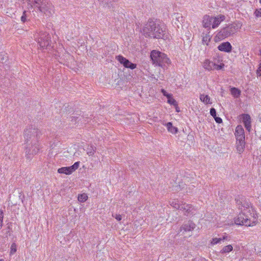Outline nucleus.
Listing matches in <instances>:
<instances>
[{
  "label": "nucleus",
  "mask_w": 261,
  "mask_h": 261,
  "mask_svg": "<svg viewBox=\"0 0 261 261\" xmlns=\"http://www.w3.org/2000/svg\"><path fill=\"white\" fill-rule=\"evenodd\" d=\"M237 218L234 219V223L237 225H245L246 226H250L255 225L257 221V218L255 216V214L253 213V215L250 216L249 214L243 212L242 208Z\"/></svg>",
  "instance_id": "4"
},
{
  "label": "nucleus",
  "mask_w": 261,
  "mask_h": 261,
  "mask_svg": "<svg viewBox=\"0 0 261 261\" xmlns=\"http://www.w3.org/2000/svg\"><path fill=\"white\" fill-rule=\"evenodd\" d=\"M200 99L205 104L212 103V102L210 101V97L208 95H205L204 94H200Z\"/></svg>",
  "instance_id": "17"
},
{
  "label": "nucleus",
  "mask_w": 261,
  "mask_h": 261,
  "mask_svg": "<svg viewBox=\"0 0 261 261\" xmlns=\"http://www.w3.org/2000/svg\"><path fill=\"white\" fill-rule=\"evenodd\" d=\"M168 102L173 106H176L177 105L176 101L172 97V95L168 97Z\"/></svg>",
  "instance_id": "28"
},
{
  "label": "nucleus",
  "mask_w": 261,
  "mask_h": 261,
  "mask_svg": "<svg viewBox=\"0 0 261 261\" xmlns=\"http://www.w3.org/2000/svg\"><path fill=\"white\" fill-rule=\"evenodd\" d=\"M170 204L172 206L177 210H180L181 206V204H179L176 200L172 201Z\"/></svg>",
  "instance_id": "26"
},
{
  "label": "nucleus",
  "mask_w": 261,
  "mask_h": 261,
  "mask_svg": "<svg viewBox=\"0 0 261 261\" xmlns=\"http://www.w3.org/2000/svg\"><path fill=\"white\" fill-rule=\"evenodd\" d=\"M237 27L233 24H230L221 29L214 38L215 42H218L234 34L237 31Z\"/></svg>",
  "instance_id": "6"
},
{
  "label": "nucleus",
  "mask_w": 261,
  "mask_h": 261,
  "mask_svg": "<svg viewBox=\"0 0 261 261\" xmlns=\"http://www.w3.org/2000/svg\"><path fill=\"white\" fill-rule=\"evenodd\" d=\"M221 238H213L211 242V244L213 245H216L218 243H221Z\"/></svg>",
  "instance_id": "30"
},
{
  "label": "nucleus",
  "mask_w": 261,
  "mask_h": 261,
  "mask_svg": "<svg viewBox=\"0 0 261 261\" xmlns=\"http://www.w3.org/2000/svg\"><path fill=\"white\" fill-rule=\"evenodd\" d=\"M80 165V162H75L73 165L70 166V168H71L72 172H73L75 170H76Z\"/></svg>",
  "instance_id": "29"
},
{
  "label": "nucleus",
  "mask_w": 261,
  "mask_h": 261,
  "mask_svg": "<svg viewBox=\"0 0 261 261\" xmlns=\"http://www.w3.org/2000/svg\"><path fill=\"white\" fill-rule=\"evenodd\" d=\"M244 135V130L241 125H238L235 130V136Z\"/></svg>",
  "instance_id": "22"
},
{
  "label": "nucleus",
  "mask_w": 261,
  "mask_h": 261,
  "mask_svg": "<svg viewBox=\"0 0 261 261\" xmlns=\"http://www.w3.org/2000/svg\"><path fill=\"white\" fill-rule=\"evenodd\" d=\"M246 129L250 132L251 129V122H248L247 123H244Z\"/></svg>",
  "instance_id": "38"
},
{
  "label": "nucleus",
  "mask_w": 261,
  "mask_h": 261,
  "mask_svg": "<svg viewBox=\"0 0 261 261\" xmlns=\"http://www.w3.org/2000/svg\"><path fill=\"white\" fill-rule=\"evenodd\" d=\"M180 210L182 211L186 216H189L194 214V208L191 204H182Z\"/></svg>",
  "instance_id": "10"
},
{
  "label": "nucleus",
  "mask_w": 261,
  "mask_h": 261,
  "mask_svg": "<svg viewBox=\"0 0 261 261\" xmlns=\"http://www.w3.org/2000/svg\"><path fill=\"white\" fill-rule=\"evenodd\" d=\"M166 29L164 24L149 20L143 29V33L146 37L165 39Z\"/></svg>",
  "instance_id": "2"
},
{
  "label": "nucleus",
  "mask_w": 261,
  "mask_h": 261,
  "mask_svg": "<svg viewBox=\"0 0 261 261\" xmlns=\"http://www.w3.org/2000/svg\"><path fill=\"white\" fill-rule=\"evenodd\" d=\"M211 35H210V32H207V33L205 34V35L202 36V43L203 44H205L207 45L208 44L209 42L211 40Z\"/></svg>",
  "instance_id": "18"
},
{
  "label": "nucleus",
  "mask_w": 261,
  "mask_h": 261,
  "mask_svg": "<svg viewBox=\"0 0 261 261\" xmlns=\"http://www.w3.org/2000/svg\"><path fill=\"white\" fill-rule=\"evenodd\" d=\"M30 14V11H27L24 10L23 12L22 15L21 17V21L23 23L26 22L28 20V18Z\"/></svg>",
  "instance_id": "23"
},
{
  "label": "nucleus",
  "mask_w": 261,
  "mask_h": 261,
  "mask_svg": "<svg viewBox=\"0 0 261 261\" xmlns=\"http://www.w3.org/2000/svg\"><path fill=\"white\" fill-rule=\"evenodd\" d=\"M166 126L167 127L168 130L173 134H176L178 131L177 128L175 127H174L172 125L171 122H168L166 124Z\"/></svg>",
  "instance_id": "19"
},
{
  "label": "nucleus",
  "mask_w": 261,
  "mask_h": 261,
  "mask_svg": "<svg viewBox=\"0 0 261 261\" xmlns=\"http://www.w3.org/2000/svg\"><path fill=\"white\" fill-rule=\"evenodd\" d=\"M112 216L118 221H121L122 219V216L121 215L112 214Z\"/></svg>",
  "instance_id": "36"
},
{
  "label": "nucleus",
  "mask_w": 261,
  "mask_h": 261,
  "mask_svg": "<svg viewBox=\"0 0 261 261\" xmlns=\"http://www.w3.org/2000/svg\"><path fill=\"white\" fill-rule=\"evenodd\" d=\"M233 249V247L231 245H227L223 247L220 251V253L222 254L228 253L231 251Z\"/></svg>",
  "instance_id": "21"
},
{
  "label": "nucleus",
  "mask_w": 261,
  "mask_h": 261,
  "mask_svg": "<svg viewBox=\"0 0 261 261\" xmlns=\"http://www.w3.org/2000/svg\"><path fill=\"white\" fill-rule=\"evenodd\" d=\"M58 172L59 173H64L66 175H69L72 173V171L70 167H63L58 169Z\"/></svg>",
  "instance_id": "16"
},
{
  "label": "nucleus",
  "mask_w": 261,
  "mask_h": 261,
  "mask_svg": "<svg viewBox=\"0 0 261 261\" xmlns=\"http://www.w3.org/2000/svg\"><path fill=\"white\" fill-rule=\"evenodd\" d=\"M161 92L162 93V94H163L164 96H166L167 98H168V97H169L170 96H172V95L171 94H169L168 93L166 90H165L164 89H162L161 90Z\"/></svg>",
  "instance_id": "35"
},
{
  "label": "nucleus",
  "mask_w": 261,
  "mask_h": 261,
  "mask_svg": "<svg viewBox=\"0 0 261 261\" xmlns=\"http://www.w3.org/2000/svg\"><path fill=\"white\" fill-rule=\"evenodd\" d=\"M210 114L214 117L215 118V117L217 116V113H216V110L212 108L210 109Z\"/></svg>",
  "instance_id": "33"
},
{
  "label": "nucleus",
  "mask_w": 261,
  "mask_h": 261,
  "mask_svg": "<svg viewBox=\"0 0 261 261\" xmlns=\"http://www.w3.org/2000/svg\"><path fill=\"white\" fill-rule=\"evenodd\" d=\"M134 168H135L134 167H132V169H134Z\"/></svg>",
  "instance_id": "44"
},
{
  "label": "nucleus",
  "mask_w": 261,
  "mask_h": 261,
  "mask_svg": "<svg viewBox=\"0 0 261 261\" xmlns=\"http://www.w3.org/2000/svg\"><path fill=\"white\" fill-rule=\"evenodd\" d=\"M150 58L153 64L162 68L166 67L170 63V60L166 54L155 50L151 52Z\"/></svg>",
  "instance_id": "5"
},
{
  "label": "nucleus",
  "mask_w": 261,
  "mask_h": 261,
  "mask_svg": "<svg viewBox=\"0 0 261 261\" xmlns=\"http://www.w3.org/2000/svg\"><path fill=\"white\" fill-rule=\"evenodd\" d=\"M96 151V148L91 146L90 147L87 148V153L89 156H92L94 154Z\"/></svg>",
  "instance_id": "25"
},
{
  "label": "nucleus",
  "mask_w": 261,
  "mask_h": 261,
  "mask_svg": "<svg viewBox=\"0 0 261 261\" xmlns=\"http://www.w3.org/2000/svg\"><path fill=\"white\" fill-rule=\"evenodd\" d=\"M221 238V241H223V240H230L229 237H228L227 236H223L222 238Z\"/></svg>",
  "instance_id": "43"
},
{
  "label": "nucleus",
  "mask_w": 261,
  "mask_h": 261,
  "mask_svg": "<svg viewBox=\"0 0 261 261\" xmlns=\"http://www.w3.org/2000/svg\"><path fill=\"white\" fill-rule=\"evenodd\" d=\"M254 14L257 17H261V8L256 9L254 12Z\"/></svg>",
  "instance_id": "37"
},
{
  "label": "nucleus",
  "mask_w": 261,
  "mask_h": 261,
  "mask_svg": "<svg viewBox=\"0 0 261 261\" xmlns=\"http://www.w3.org/2000/svg\"><path fill=\"white\" fill-rule=\"evenodd\" d=\"M250 203L248 202H245L243 204L242 203L241 207L242 208L243 212H246L249 214L250 216L253 215V210L252 207L250 208Z\"/></svg>",
  "instance_id": "15"
},
{
  "label": "nucleus",
  "mask_w": 261,
  "mask_h": 261,
  "mask_svg": "<svg viewBox=\"0 0 261 261\" xmlns=\"http://www.w3.org/2000/svg\"><path fill=\"white\" fill-rule=\"evenodd\" d=\"M259 2L261 3V0H259Z\"/></svg>",
  "instance_id": "45"
},
{
  "label": "nucleus",
  "mask_w": 261,
  "mask_h": 261,
  "mask_svg": "<svg viewBox=\"0 0 261 261\" xmlns=\"http://www.w3.org/2000/svg\"><path fill=\"white\" fill-rule=\"evenodd\" d=\"M212 18L209 15H204L202 20V25L204 28L208 29L210 30L211 26H212Z\"/></svg>",
  "instance_id": "14"
},
{
  "label": "nucleus",
  "mask_w": 261,
  "mask_h": 261,
  "mask_svg": "<svg viewBox=\"0 0 261 261\" xmlns=\"http://www.w3.org/2000/svg\"><path fill=\"white\" fill-rule=\"evenodd\" d=\"M218 49L226 53H230L232 50V46L229 42H223L218 46Z\"/></svg>",
  "instance_id": "11"
},
{
  "label": "nucleus",
  "mask_w": 261,
  "mask_h": 261,
  "mask_svg": "<svg viewBox=\"0 0 261 261\" xmlns=\"http://www.w3.org/2000/svg\"><path fill=\"white\" fill-rule=\"evenodd\" d=\"M3 212L0 211V227L2 226L3 220Z\"/></svg>",
  "instance_id": "39"
},
{
  "label": "nucleus",
  "mask_w": 261,
  "mask_h": 261,
  "mask_svg": "<svg viewBox=\"0 0 261 261\" xmlns=\"http://www.w3.org/2000/svg\"><path fill=\"white\" fill-rule=\"evenodd\" d=\"M214 119H215L216 122L218 123H220L222 122V119L219 117L216 116L214 118Z\"/></svg>",
  "instance_id": "42"
},
{
  "label": "nucleus",
  "mask_w": 261,
  "mask_h": 261,
  "mask_svg": "<svg viewBox=\"0 0 261 261\" xmlns=\"http://www.w3.org/2000/svg\"><path fill=\"white\" fill-rule=\"evenodd\" d=\"M88 199V196L86 194L83 193L79 195L78 200L81 202H84Z\"/></svg>",
  "instance_id": "24"
},
{
  "label": "nucleus",
  "mask_w": 261,
  "mask_h": 261,
  "mask_svg": "<svg viewBox=\"0 0 261 261\" xmlns=\"http://www.w3.org/2000/svg\"><path fill=\"white\" fill-rule=\"evenodd\" d=\"M16 245L15 243L12 244L11 246L10 254H13L16 251Z\"/></svg>",
  "instance_id": "31"
},
{
  "label": "nucleus",
  "mask_w": 261,
  "mask_h": 261,
  "mask_svg": "<svg viewBox=\"0 0 261 261\" xmlns=\"http://www.w3.org/2000/svg\"><path fill=\"white\" fill-rule=\"evenodd\" d=\"M244 148L245 146H240L239 145H237V149L239 153H241L243 152Z\"/></svg>",
  "instance_id": "32"
},
{
  "label": "nucleus",
  "mask_w": 261,
  "mask_h": 261,
  "mask_svg": "<svg viewBox=\"0 0 261 261\" xmlns=\"http://www.w3.org/2000/svg\"><path fill=\"white\" fill-rule=\"evenodd\" d=\"M41 135L40 130L33 126H29L24 129L25 154L27 158L31 159L38 152L40 149L39 140Z\"/></svg>",
  "instance_id": "1"
},
{
  "label": "nucleus",
  "mask_w": 261,
  "mask_h": 261,
  "mask_svg": "<svg viewBox=\"0 0 261 261\" xmlns=\"http://www.w3.org/2000/svg\"><path fill=\"white\" fill-rule=\"evenodd\" d=\"M224 65L223 64L218 65L215 63L211 61L208 59H206L203 64V68L207 70H212L214 69L220 70L221 69Z\"/></svg>",
  "instance_id": "8"
},
{
  "label": "nucleus",
  "mask_w": 261,
  "mask_h": 261,
  "mask_svg": "<svg viewBox=\"0 0 261 261\" xmlns=\"http://www.w3.org/2000/svg\"><path fill=\"white\" fill-rule=\"evenodd\" d=\"M237 145H239L240 146H245V140L243 141H237Z\"/></svg>",
  "instance_id": "41"
},
{
  "label": "nucleus",
  "mask_w": 261,
  "mask_h": 261,
  "mask_svg": "<svg viewBox=\"0 0 261 261\" xmlns=\"http://www.w3.org/2000/svg\"><path fill=\"white\" fill-rule=\"evenodd\" d=\"M230 92L232 95L237 98L239 97L241 94V91L235 87L230 89Z\"/></svg>",
  "instance_id": "20"
},
{
  "label": "nucleus",
  "mask_w": 261,
  "mask_h": 261,
  "mask_svg": "<svg viewBox=\"0 0 261 261\" xmlns=\"http://www.w3.org/2000/svg\"><path fill=\"white\" fill-rule=\"evenodd\" d=\"M35 37L38 44L41 48L48 46L50 43V37L48 33L40 31L35 34Z\"/></svg>",
  "instance_id": "7"
},
{
  "label": "nucleus",
  "mask_w": 261,
  "mask_h": 261,
  "mask_svg": "<svg viewBox=\"0 0 261 261\" xmlns=\"http://www.w3.org/2000/svg\"><path fill=\"white\" fill-rule=\"evenodd\" d=\"M116 59L125 68L134 69L136 68L137 65L130 62L128 59L119 55L116 56Z\"/></svg>",
  "instance_id": "9"
},
{
  "label": "nucleus",
  "mask_w": 261,
  "mask_h": 261,
  "mask_svg": "<svg viewBox=\"0 0 261 261\" xmlns=\"http://www.w3.org/2000/svg\"><path fill=\"white\" fill-rule=\"evenodd\" d=\"M195 224L191 221H188L185 223L180 228V231L184 230L185 231H189L193 230L195 227Z\"/></svg>",
  "instance_id": "12"
},
{
  "label": "nucleus",
  "mask_w": 261,
  "mask_h": 261,
  "mask_svg": "<svg viewBox=\"0 0 261 261\" xmlns=\"http://www.w3.org/2000/svg\"><path fill=\"white\" fill-rule=\"evenodd\" d=\"M243 122L244 123L248 122H251V118L248 114H243L242 116Z\"/></svg>",
  "instance_id": "27"
},
{
  "label": "nucleus",
  "mask_w": 261,
  "mask_h": 261,
  "mask_svg": "<svg viewBox=\"0 0 261 261\" xmlns=\"http://www.w3.org/2000/svg\"><path fill=\"white\" fill-rule=\"evenodd\" d=\"M212 28L215 29L219 26L221 22L225 19V16L222 15H218L217 17H212Z\"/></svg>",
  "instance_id": "13"
},
{
  "label": "nucleus",
  "mask_w": 261,
  "mask_h": 261,
  "mask_svg": "<svg viewBox=\"0 0 261 261\" xmlns=\"http://www.w3.org/2000/svg\"><path fill=\"white\" fill-rule=\"evenodd\" d=\"M257 76H261V63L259 65V67L256 71Z\"/></svg>",
  "instance_id": "40"
},
{
  "label": "nucleus",
  "mask_w": 261,
  "mask_h": 261,
  "mask_svg": "<svg viewBox=\"0 0 261 261\" xmlns=\"http://www.w3.org/2000/svg\"><path fill=\"white\" fill-rule=\"evenodd\" d=\"M28 9L37 8L46 16H50L54 13V7L48 0H27Z\"/></svg>",
  "instance_id": "3"
},
{
  "label": "nucleus",
  "mask_w": 261,
  "mask_h": 261,
  "mask_svg": "<svg viewBox=\"0 0 261 261\" xmlns=\"http://www.w3.org/2000/svg\"><path fill=\"white\" fill-rule=\"evenodd\" d=\"M236 140L237 141H243L245 140V135H238L236 136Z\"/></svg>",
  "instance_id": "34"
}]
</instances>
